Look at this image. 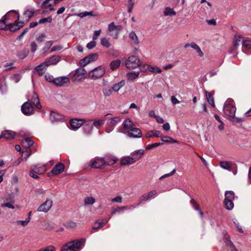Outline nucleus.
<instances>
[{"label":"nucleus","instance_id":"f8f14e48","mask_svg":"<svg viewBox=\"0 0 251 251\" xmlns=\"http://www.w3.org/2000/svg\"><path fill=\"white\" fill-rule=\"evenodd\" d=\"M84 124V119H73L70 120V124L71 128L73 130H76Z\"/></svg>","mask_w":251,"mask_h":251},{"label":"nucleus","instance_id":"864d4df0","mask_svg":"<svg viewBox=\"0 0 251 251\" xmlns=\"http://www.w3.org/2000/svg\"><path fill=\"white\" fill-rule=\"evenodd\" d=\"M95 201V199L92 197H87L84 200L85 204H93Z\"/></svg>","mask_w":251,"mask_h":251},{"label":"nucleus","instance_id":"6ab92c4d","mask_svg":"<svg viewBox=\"0 0 251 251\" xmlns=\"http://www.w3.org/2000/svg\"><path fill=\"white\" fill-rule=\"evenodd\" d=\"M136 162L135 158L130 156H127L122 159L120 161V164L122 166L131 165Z\"/></svg>","mask_w":251,"mask_h":251},{"label":"nucleus","instance_id":"9b49d317","mask_svg":"<svg viewBox=\"0 0 251 251\" xmlns=\"http://www.w3.org/2000/svg\"><path fill=\"white\" fill-rule=\"evenodd\" d=\"M52 205V201L50 200H47L39 206L37 211L39 212H48Z\"/></svg>","mask_w":251,"mask_h":251},{"label":"nucleus","instance_id":"f3484780","mask_svg":"<svg viewBox=\"0 0 251 251\" xmlns=\"http://www.w3.org/2000/svg\"><path fill=\"white\" fill-rule=\"evenodd\" d=\"M92 120H89L85 122L84 120V124H83V132L86 134H90L93 129V125L92 124Z\"/></svg>","mask_w":251,"mask_h":251},{"label":"nucleus","instance_id":"aec40b11","mask_svg":"<svg viewBox=\"0 0 251 251\" xmlns=\"http://www.w3.org/2000/svg\"><path fill=\"white\" fill-rule=\"evenodd\" d=\"M50 118L52 122H58L63 119V116L58 113L52 111L50 114Z\"/></svg>","mask_w":251,"mask_h":251},{"label":"nucleus","instance_id":"6e6552de","mask_svg":"<svg viewBox=\"0 0 251 251\" xmlns=\"http://www.w3.org/2000/svg\"><path fill=\"white\" fill-rule=\"evenodd\" d=\"M20 17L19 14L15 10H10L2 18L7 20L9 23H14L17 19V16Z\"/></svg>","mask_w":251,"mask_h":251},{"label":"nucleus","instance_id":"20e7f679","mask_svg":"<svg viewBox=\"0 0 251 251\" xmlns=\"http://www.w3.org/2000/svg\"><path fill=\"white\" fill-rule=\"evenodd\" d=\"M125 64L128 69H134L140 66L141 62L137 56L131 55L128 58Z\"/></svg>","mask_w":251,"mask_h":251},{"label":"nucleus","instance_id":"6e6d98bb","mask_svg":"<svg viewBox=\"0 0 251 251\" xmlns=\"http://www.w3.org/2000/svg\"><path fill=\"white\" fill-rule=\"evenodd\" d=\"M30 218L27 217L25 219V221H17L16 222L18 224H21L23 226H25L29 223V222L30 221Z\"/></svg>","mask_w":251,"mask_h":251},{"label":"nucleus","instance_id":"603ef678","mask_svg":"<svg viewBox=\"0 0 251 251\" xmlns=\"http://www.w3.org/2000/svg\"><path fill=\"white\" fill-rule=\"evenodd\" d=\"M92 124L93 125V126H95L98 128L104 124V120L99 119L98 120L94 121L93 123H92Z\"/></svg>","mask_w":251,"mask_h":251},{"label":"nucleus","instance_id":"ddd939ff","mask_svg":"<svg viewBox=\"0 0 251 251\" xmlns=\"http://www.w3.org/2000/svg\"><path fill=\"white\" fill-rule=\"evenodd\" d=\"M127 135L130 137L140 138L142 137V132L138 128L133 127L126 132Z\"/></svg>","mask_w":251,"mask_h":251},{"label":"nucleus","instance_id":"c9c22d12","mask_svg":"<svg viewBox=\"0 0 251 251\" xmlns=\"http://www.w3.org/2000/svg\"><path fill=\"white\" fill-rule=\"evenodd\" d=\"M29 53V50L27 49H24L17 53V56L20 59H23L26 57Z\"/></svg>","mask_w":251,"mask_h":251},{"label":"nucleus","instance_id":"412c9836","mask_svg":"<svg viewBox=\"0 0 251 251\" xmlns=\"http://www.w3.org/2000/svg\"><path fill=\"white\" fill-rule=\"evenodd\" d=\"M60 60V57L58 55H53L48 61H46V66H48L50 65H55L59 62Z\"/></svg>","mask_w":251,"mask_h":251},{"label":"nucleus","instance_id":"39448f33","mask_svg":"<svg viewBox=\"0 0 251 251\" xmlns=\"http://www.w3.org/2000/svg\"><path fill=\"white\" fill-rule=\"evenodd\" d=\"M105 74V70L101 66L94 69L89 72V77L92 79H97L101 77Z\"/></svg>","mask_w":251,"mask_h":251},{"label":"nucleus","instance_id":"37998d69","mask_svg":"<svg viewBox=\"0 0 251 251\" xmlns=\"http://www.w3.org/2000/svg\"><path fill=\"white\" fill-rule=\"evenodd\" d=\"M129 37L135 44L138 45L139 43L138 38L134 32H131L129 33Z\"/></svg>","mask_w":251,"mask_h":251},{"label":"nucleus","instance_id":"de8ad7c7","mask_svg":"<svg viewBox=\"0 0 251 251\" xmlns=\"http://www.w3.org/2000/svg\"><path fill=\"white\" fill-rule=\"evenodd\" d=\"M228 119L232 122L236 123H242L244 121V118L235 117V116H233L231 117L228 118Z\"/></svg>","mask_w":251,"mask_h":251},{"label":"nucleus","instance_id":"49530a36","mask_svg":"<svg viewBox=\"0 0 251 251\" xmlns=\"http://www.w3.org/2000/svg\"><path fill=\"white\" fill-rule=\"evenodd\" d=\"M147 66L150 72L157 73H160L162 72L161 70L157 67H152L149 65H148Z\"/></svg>","mask_w":251,"mask_h":251},{"label":"nucleus","instance_id":"72a5a7b5","mask_svg":"<svg viewBox=\"0 0 251 251\" xmlns=\"http://www.w3.org/2000/svg\"><path fill=\"white\" fill-rule=\"evenodd\" d=\"M242 39V37L235 35L234 36V39H233V49H236L238 46L239 45V43L241 42Z\"/></svg>","mask_w":251,"mask_h":251},{"label":"nucleus","instance_id":"7c9ffc66","mask_svg":"<svg viewBox=\"0 0 251 251\" xmlns=\"http://www.w3.org/2000/svg\"><path fill=\"white\" fill-rule=\"evenodd\" d=\"M121 121V119L119 117H115L110 118L108 120V124L110 126H114Z\"/></svg>","mask_w":251,"mask_h":251},{"label":"nucleus","instance_id":"3c124183","mask_svg":"<svg viewBox=\"0 0 251 251\" xmlns=\"http://www.w3.org/2000/svg\"><path fill=\"white\" fill-rule=\"evenodd\" d=\"M103 95L105 96H109L113 91L112 88L105 87L103 89Z\"/></svg>","mask_w":251,"mask_h":251},{"label":"nucleus","instance_id":"4be33fe9","mask_svg":"<svg viewBox=\"0 0 251 251\" xmlns=\"http://www.w3.org/2000/svg\"><path fill=\"white\" fill-rule=\"evenodd\" d=\"M107 222L108 220L106 219H102L101 221H97L95 223L93 226V229L96 230L99 229L104 226Z\"/></svg>","mask_w":251,"mask_h":251},{"label":"nucleus","instance_id":"5fc2aeb1","mask_svg":"<svg viewBox=\"0 0 251 251\" xmlns=\"http://www.w3.org/2000/svg\"><path fill=\"white\" fill-rule=\"evenodd\" d=\"M190 203L192 205L193 208L197 211L200 209L199 204L196 202V201L193 198H191Z\"/></svg>","mask_w":251,"mask_h":251},{"label":"nucleus","instance_id":"f257e3e1","mask_svg":"<svg viewBox=\"0 0 251 251\" xmlns=\"http://www.w3.org/2000/svg\"><path fill=\"white\" fill-rule=\"evenodd\" d=\"M24 22L19 21V16H17V20L14 23H9L7 20H4L3 18L0 20V29L3 30H9L14 32L19 30L24 26Z\"/></svg>","mask_w":251,"mask_h":251},{"label":"nucleus","instance_id":"423d86ee","mask_svg":"<svg viewBox=\"0 0 251 251\" xmlns=\"http://www.w3.org/2000/svg\"><path fill=\"white\" fill-rule=\"evenodd\" d=\"M87 72L84 68H78L75 70V73L73 75L72 79L74 81H78L83 78H85Z\"/></svg>","mask_w":251,"mask_h":251},{"label":"nucleus","instance_id":"79ce46f5","mask_svg":"<svg viewBox=\"0 0 251 251\" xmlns=\"http://www.w3.org/2000/svg\"><path fill=\"white\" fill-rule=\"evenodd\" d=\"M164 13L165 16H172L176 15V12L174 10L173 8L170 7L165 8Z\"/></svg>","mask_w":251,"mask_h":251},{"label":"nucleus","instance_id":"c756f323","mask_svg":"<svg viewBox=\"0 0 251 251\" xmlns=\"http://www.w3.org/2000/svg\"><path fill=\"white\" fill-rule=\"evenodd\" d=\"M34 14V10H27L24 13L23 19L26 21L28 22L29 19L33 16Z\"/></svg>","mask_w":251,"mask_h":251},{"label":"nucleus","instance_id":"58836bf2","mask_svg":"<svg viewBox=\"0 0 251 251\" xmlns=\"http://www.w3.org/2000/svg\"><path fill=\"white\" fill-rule=\"evenodd\" d=\"M234 199V193L232 191H227L225 193V200L233 201Z\"/></svg>","mask_w":251,"mask_h":251},{"label":"nucleus","instance_id":"1a4fd4ad","mask_svg":"<svg viewBox=\"0 0 251 251\" xmlns=\"http://www.w3.org/2000/svg\"><path fill=\"white\" fill-rule=\"evenodd\" d=\"M21 110L23 114L29 115L33 113V106L31 102H25L22 106Z\"/></svg>","mask_w":251,"mask_h":251},{"label":"nucleus","instance_id":"680f3d73","mask_svg":"<svg viewBox=\"0 0 251 251\" xmlns=\"http://www.w3.org/2000/svg\"><path fill=\"white\" fill-rule=\"evenodd\" d=\"M134 5V2L133 0H129L127 7H128V12L130 13L132 11L133 6Z\"/></svg>","mask_w":251,"mask_h":251},{"label":"nucleus","instance_id":"b1692460","mask_svg":"<svg viewBox=\"0 0 251 251\" xmlns=\"http://www.w3.org/2000/svg\"><path fill=\"white\" fill-rule=\"evenodd\" d=\"M162 134L159 131L156 130H151L146 134L145 137L146 138H151L152 137H161Z\"/></svg>","mask_w":251,"mask_h":251},{"label":"nucleus","instance_id":"e433bc0d","mask_svg":"<svg viewBox=\"0 0 251 251\" xmlns=\"http://www.w3.org/2000/svg\"><path fill=\"white\" fill-rule=\"evenodd\" d=\"M139 75V72H130L128 73L127 74V76L128 77V79L130 80L131 81H133L134 79H135L136 78L138 77Z\"/></svg>","mask_w":251,"mask_h":251},{"label":"nucleus","instance_id":"4468645a","mask_svg":"<svg viewBox=\"0 0 251 251\" xmlns=\"http://www.w3.org/2000/svg\"><path fill=\"white\" fill-rule=\"evenodd\" d=\"M64 169V165L62 163H58L53 167L51 173L54 175H57L62 173Z\"/></svg>","mask_w":251,"mask_h":251},{"label":"nucleus","instance_id":"09e8293b","mask_svg":"<svg viewBox=\"0 0 251 251\" xmlns=\"http://www.w3.org/2000/svg\"><path fill=\"white\" fill-rule=\"evenodd\" d=\"M162 145H163V143H155L152 144L148 145L146 147V150H150Z\"/></svg>","mask_w":251,"mask_h":251},{"label":"nucleus","instance_id":"0eeeda50","mask_svg":"<svg viewBox=\"0 0 251 251\" xmlns=\"http://www.w3.org/2000/svg\"><path fill=\"white\" fill-rule=\"evenodd\" d=\"M98 58V55L96 53L90 54L87 56L80 59L79 64L81 66L84 67L89 63L97 60Z\"/></svg>","mask_w":251,"mask_h":251},{"label":"nucleus","instance_id":"dca6fc26","mask_svg":"<svg viewBox=\"0 0 251 251\" xmlns=\"http://www.w3.org/2000/svg\"><path fill=\"white\" fill-rule=\"evenodd\" d=\"M32 171L36 174H43L47 170L46 166L45 165L41 166L40 165H36L31 167Z\"/></svg>","mask_w":251,"mask_h":251},{"label":"nucleus","instance_id":"052dcab7","mask_svg":"<svg viewBox=\"0 0 251 251\" xmlns=\"http://www.w3.org/2000/svg\"><path fill=\"white\" fill-rule=\"evenodd\" d=\"M127 207L125 206L118 207V208H115L113 209V210L112 211V212L111 213V215H113L115 214V213L116 212H120L122 209H127Z\"/></svg>","mask_w":251,"mask_h":251},{"label":"nucleus","instance_id":"ea45409f","mask_svg":"<svg viewBox=\"0 0 251 251\" xmlns=\"http://www.w3.org/2000/svg\"><path fill=\"white\" fill-rule=\"evenodd\" d=\"M125 85V82L124 80L120 81V82L114 84L112 87L113 91L117 92L121 88L123 87Z\"/></svg>","mask_w":251,"mask_h":251},{"label":"nucleus","instance_id":"2f4dec72","mask_svg":"<svg viewBox=\"0 0 251 251\" xmlns=\"http://www.w3.org/2000/svg\"><path fill=\"white\" fill-rule=\"evenodd\" d=\"M232 163L228 161L220 162V167L225 170L230 171Z\"/></svg>","mask_w":251,"mask_h":251},{"label":"nucleus","instance_id":"13d9d810","mask_svg":"<svg viewBox=\"0 0 251 251\" xmlns=\"http://www.w3.org/2000/svg\"><path fill=\"white\" fill-rule=\"evenodd\" d=\"M53 42L52 41H49L46 42L45 46L43 48V50L45 52L47 51L51 47V46L52 45Z\"/></svg>","mask_w":251,"mask_h":251},{"label":"nucleus","instance_id":"bb28decb","mask_svg":"<svg viewBox=\"0 0 251 251\" xmlns=\"http://www.w3.org/2000/svg\"><path fill=\"white\" fill-rule=\"evenodd\" d=\"M46 63L44 62L41 63L40 65L35 68L36 71L40 75H42L45 72Z\"/></svg>","mask_w":251,"mask_h":251},{"label":"nucleus","instance_id":"338daca9","mask_svg":"<svg viewBox=\"0 0 251 251\" xmlns=\"http://www.w3.org/2000/svg\"><path fill=\"white\" fill-rule=\"evenodd\" d=\"M46 37V35L45 34H42L39 35L37 38L36 41L38 43H41L44 41V39Z\"/></svg>","mask_w":251,"mask_h":251},{"label":"nucleus","instance_id":"f704fd0d","mask_svg":"<svg viewBox=\"0 0 251 251\" xmlns=\"http://www.w3.org/2000/svg\"><path fill=\"white\" fill-rule=\"evenodd\" d=\"M206 99L209 103L213 107H214L215 105L214 103V98L211 93L206 92Z\"/></svg>","mask_w":251,"mask_h":251},{"label":"nucleus","instance_id":"cd10ccee","mask_svg":"<svg viewBox=\"0 0 251 251\" xmlns=\"http://www.w3.org/2000/svg\"><path fill=\"white\" fill-rule=\"evenodd\" d=\"M144 153V151L143 150H139L137 151H135L131 153V155L132 156V157L135 158L136 160L140 159Z\"/></svg>","mask_w":251,"mask_h":251},{"label":"nucleus","instance_id":"8fccbe9b","mask_svg":"<svg viewBox=\"0 0 251 251\" xmlns=\"http://www.w3.org/2000/svg\"><path fill=\"white\" fill-rule=\"evenodd\" d=\"M242 46L247 50L251 49V40H244L242 42Z\"/></svg>","mask_w":251,"mask_h":251},{"label":"nucleus","instance_id":"a18cd8bd","mask_svg":"<svg viewBox=\"0 0 251 251\" xmlns=\"http://www.w3.org/2000/svg\"><path fill=\"white\" fill-rule=\"evenodd\" d=\"M224 203H225V208L227 210L232 209L234 206V204L232 202V201L224 200Z\"/></svg>","mask_w":251,"mask_h":251},{"label":"nucleus","instance_id":"2eb2a0df","mask_svg":"<svg viewBox=\"0 0 251 251\" xmlns=\"http://www.w3.org/2000/svg\"><path fill=\"white\" fill-rule=\"evenodd\" d=\"M105 165L111 166L115 164L118 159L112 155H105L103 157Z\"/></svg>","mask_w":251,"mask_h":251},{"label":"nucleus","instance_id":"473e14b6","mask_svg":"<svg viewBox=\"0 0 251 251\" xmlns=\"http://www.w3.org/2000/svg\"><path fill=\"white\" fill-rule=\"evenodd\" d=\"M123 127L124 129L127 130V129H131L132 128H133V123L129 119H126L125 120L123 124Z\"/></svg>","mask_w":251,"mask_h":251},{"label":"nucleus","instance_id":"774afa93","mask_svg":"<svg viewBox=\"0 0 251 251\" xmlns=\"http://www.w3.org/2000/svg\"><path fill=\"white\" fill-rule=\"evenodd\" d=\"M25 142L27 143L28 146L29 147H31L33 145V144L34 143V141H32L30 138H26L25 139Z\"/></svg>","mask_w":251,"mask_h":251},{"label":"nucleus","instance_id":"9d476101","mask_svg":"<svg viewBox=\"0 0 251 251\" xmlns=\"http://www.w3.org/2000/svg\"><path fill=\"white\" fill-rule=\"evenodd\" d=\"M90 162L91 167L93 168L100 169L105 165L103 158H96Z\"/></svg>","mask_w":251,"mask_h":251},{"label":"nucleus","instance_id":"69168bd1","mask_svg":"<svg viewBox=\"0 0 251 251\" xmlns=\"http://www.w3.org/2000/svg\"><path fill=\"white\" fill-rule=\"evenodd\" d=\"M150 199L149 197L148 196L147 194H145L142 195L139 199V203H142L143 201H146Z\"/></svg>","mask_w":251,"mask_h":251},{"label":"nucleus","instance_id":"f03ea898","mask_svg":"<svg viewBox=\"0 0 251 251\" xmlns=\"http://www.w3.org/2000/svg\"><path fill=\"white\" fill-rule=\"evenodd\" d=\"M85 238H80L71 241L64 245L61 251H80L84 246Z\"/></svg>","mask_w":251,"mask_h":251},{"label":"nucleus","instance_id":"c85d7f7f","mask_svg":"<svg viewBox=\"0 0 251 251\" xmlns=\"http://www.w3.org/2000/svg\"><path fill=\"white\" fill-rule=\"evenodd\" d=\"M75 15H76L81 18H82L84 17L87 16H91L93 17H96L97 16V14H95L92 11H85L83 12L79 13H75Z\"/></svg>","mask_w":251,"mask_h":251},{"label":"nucleus","instance_id":"e2e57ef3","mask_svg":"<svg viewBox=\"0 0 251 251\" xmlns=\"http://www.w3.org/2000/svg\"><path fill=\"white\" fill-rule=\"evenodd\" d=\"M176 170L175 169L171 173H168V174H166L161 176L159 178V179L160 180H162V179H163L164 178H166V177L172 176V175H173L176 173Z\"/></svg>","mask_w":251,"mask_h":251},{"label":"nucleus","instance_id":"a211bd4d","mask_svg":"<svg viewBox=\"0 0 251 251\" xmlns=\"http://www.w3.org/2000/svg\"><path fill=\"white\" fill-rule=\"evenodd\" d=\"M69 81V79L68 77H61L53 79V83L57 86H61Z\"/></svg>","mask_w":251,"mask_h":251},{"label":"nucleus","instance_id":"5701e85b","mask_svg":"<svg viewBox=\"0 0 251 251\" xmlns=\"http://www.w3.org/2000/svg\"><path fill=\"white\" fill-rule=\"evenodd\" d=\"M15 136V132L11 130H6L2 133L1 137L6 140L14 139Z\"/></svg>","mask_w":251,"mask_h":251},{"label":"nucleus","instance_id":"4d7b16f0","mask_svg":"<svg viewBox=\"0 0 251 251\" xmlns=\"http://www.w3.org/2000/svg\"><path fill=\"white\" fill-rule=\"evenodd\" d=\"M39 251H55V248L53 246H49L46 248L40 249Z\"/></svg>","mask_w":251,"mask_h":251},{"label":"nucleus","instance_id":"0e129e2a","mask_svg":"<svg viewBox=\"0 0 251 251\" xmlns=\"http://www.w3.org/2000/svg\"><path fill=\"white\" fill-rule=\"evenodd\" d=\"M101 33V30H95L94 32L93 36V40H97L98 37L100 36V34Z\"/></svg>","mask_w":251,"mask_h":251},{"label":"nucleus","instance_id":"4c0bfd02","mask_svg":"<svg viewBox=\"0 0 251 251\" xmlns=\"http://www.w3.org/2000/svg\"><path fill=\"white\" fill-rule=\"evenodd\" d=\"M121 64V60L119 59H117L115 60L112 61L110 64V68L112 70H114L117 69Z\"/></svg>","mask_w":251,"mask_h":251},{"label":"nucleus","instance_id":"c03bdc74","mask_svg":"<svg viewBox=\"0 0 251 251\" xmlns=\"http://www.w3.org/2000/svg\"><path fill=\"white\" fill-rule=\"evenodd\" d=\"M161 140L162 142L165 143H178V141L174 139L172 137L169 136H164L162 137Z\"/></svg>","mask_w":251,"mask_h":251},{"label":"nucleus","instance_id":"bf43d9fd","mask_svg":"<svg viewBox=\"0 0 251 251\" xmlns=\"http://www.w3.org/2000/svg\"><path fill=\"white\" fill-rule=\"evenodd\" d=\"M96 44H97V42L95 40H93V41H92L90 42L89 43H88L87 44L86 47L88 49L91 50V49H93L94 47H95V46H96Z\"/></svg>","mask_w":251,"mask_h":251},{"label":"nucleus","instance_id":"7ed1b4c3","mask_svg":"<svg viewBox=\"0 0 251 251\" xmlns=\"http://www.w3.org/2000/svg\"><path fill=\"white\" fill-rule=\"evenodd\" d=\"M223 111L224 114L226 115L228 118L235 116L236 108L234 105V101L232 100H229L226 102L223 107Z\"/></svg>","mask_w":251,"mask_h":251},{"label":"nucleus","instance_id":"393cba45","mask_svg":"<svg viewBox=\"0 0 251 251\" xmlns=\"http://www.w3.org/2000/svg\"><path fill=\"white\" fill-rule=\"evenodd\" d=\"M31 102L32 103L36 106L37 108L41 109L42 106L40 103L39 99L38 96L36 93H34L32 99H31Z\"/></svg>","mask_w":251,"mask_h":251},{"label":"nucleus","instance_id":"a878e982","mask_svg":"<svg viewBox=\"0 0 251 251\" xmlns=\"http://www.w3.org/2000/svg\"><path fill=\"white\" fill-rule=\"evenodd\" d=\"M58 3V0H46L42 4V7L47 8Z\"/></svg>","mask_w":251,"mask_h":251},{"label":"nucleus","instance_id":"a19ab883","mask_svg":"<svg viewBox=\"0 0 251 251\" xmlns=\"http://www.w3.org/2000/svg\"><path fill=\"white\" fill-rule=\"evenodd\" d=\"M100 43L101 45L106 48H108L111 46V43L109 41V39L107 38H102L100 39Z\"/></svg>","mask_w":251,"mask_h":251}]
</instances>
